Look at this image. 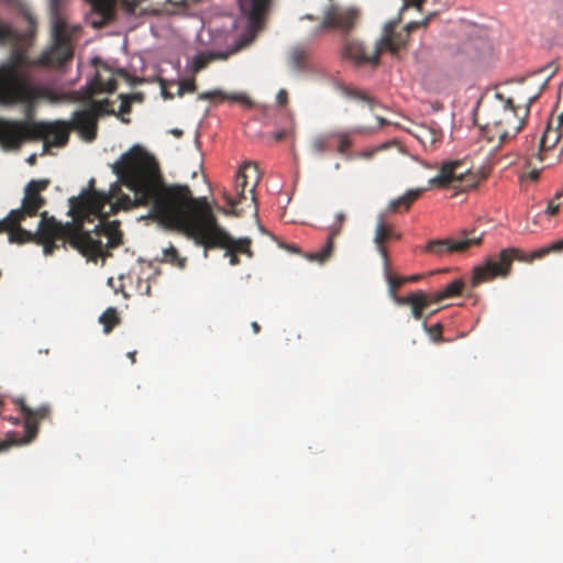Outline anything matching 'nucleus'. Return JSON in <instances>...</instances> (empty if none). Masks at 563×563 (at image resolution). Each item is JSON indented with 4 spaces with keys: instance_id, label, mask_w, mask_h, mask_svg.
I'll return each instance as SVG.
<instances>
[{
    "instance_id": "1",
    "label": "nucleus",
    "mask_w": 563,
    "mask_h": 563,
    "mask_svg": "<svg viewBox=\"0 0 563 563\" xmlns=\"http://www.w3.org/2000/svg\"><path fill=\"white\" fill-rule=\"evenodd\" d=\"M113 173L121 179V181L129 187L133 194L132 200L129 196H122L117 202H111L110 197L101 191L95 189L97 194L104 198V202L100 208V213L90 216V221L99 220L95 227L93 234L101 241L106 238L107 242L103 243L106 252L115 249L123 243V233L120 230V222L118 220L108 221L110 214L118 212L121 209H130L135 206L148 207V218L157 221L161 225L168 229L158 218L154 216V200L156 196L170 187H189L188 185H167L164 181L159 165L154 156L148 154L140 146L132 147L129 152L124 153L120 161L113 164ZM95 180L91 179L89 186L92 187ZM89 190H93L90 188Z\"/></svg>"
},
{
    "instance_id": "2",
    "label": "nucleus",
    "mask_w": 563,
    "mask_h": 563,
    "mask_svg": "<svg viewBox=\"0 0 563 563\" xmlns=\"http://www.w3.org/2000/svg\"><path fill=\"white\" fill-rule=\"evenodd\" d=\"M154 216L169 230H179L208 249H231L236 255L254 256L250 238L234 239L223 230L206 198H195L189 187H170L158 191Z\"/></svg>"
},
{
    "instance_id": "3",
    "label": "nucleus",
    "mask_w": 563,
    "mask_h": 563,
    "mask_svg": "<svg viewBox=\"0 0 563 563\" xmlns=\"http://www.w3.org/2000/svg\"><path fill=\"white\" fill-rule=\"evenodd\" d=\"M62 2H51L52 30L51 45L42 52L37 59L30 63L27 55L15 49L8 64L0 67V101L25 102L33 100L37 92L30 82L29 75L20 68L24 65H37L56 68L73 59L75 44L81 32L79 25L68 24L66 18L59 11Z\"/></svg>"
},
{
    "instance_id": "4",
    "label": "nucleus",
    "mask_w": 563,
    "mask_h": 563,
    "mask_svg": "<svg viewBox=\"0 0 563 563\" xmlns=\"http://www.w3.org/2000/svg\"><path fill=\"white\" fill-rule=\"evenodd\" d=\"M104 198L95 190H84L78 198H70V214L73 221L65 224L49 217L47 211L40 213L41 220L34 232L35 241L64 240L88 260L96 262L111 256L106 252L103 242L95 236L93 231L84 229L85 222H90V216L100 213Z\"/></svg>"
},
{
    "instance_id": "5",
    "label": "nucleus",
    "mask_w": 563,
    "mask_h": 563,
    "mask_svg": "<svg viewBox=\"0 0 563 563\" xmlns=\"http://www.w3.org/2000/svg\"><path fill=\"white\" fill-rule=\"evenodd\" d=\"M528 115L529 109L526 107L515 108L500 102V106L492 110L484 126L488 140H498L504 143L515 137L522 129Z\"/></svg>"
},
{
    "instance_id": "6",
    "label": "nucleus",
    "mask_w": 563,
    "mask_h": 563,
    "mask_svg": "<svg viewBox=\"0 0 563 563\" xmlns=\"http://www.w3.org/2000/svg\"><path fill=\"white\" fill-rule=\"evenodd\" d=\"M261 173L256 164L246 162L238 170L234 179V194L235 197L231 196L227 190H223V199L230 207V209L221 208L220 210L228 216H240L241 212L238 207L247 199L246 191L251 196V203L254 210L257 211V199L255 190L261 181Z\"/></svg>"
},
{
    "instance_id": "7",
    "label": "nucleus",
    "mask_w": 563,
    "mask_h": 563,
    "mask_svg": "<svg viewBox=\"0 0 563 563\" xmlns=\"http://www.w3.org/2000/svg\"><path fill=\"white\" fill-rule=\"evenodd\" d=\"M360 20V10L355 7H341L331 3L323 12V18L314 27V35L325 31L338 30L343 33L351 32Z\"/></svg>"
},
{
    "instance_id": "8",
    "label": "nucleus",
    "mask_w": 563,
    "mask_h": 563,
    "mask_svg": "<svg viewBox=\"0 0 563 563\" xmlns=\"http://www.w3.org/2000/svg\"><path fill=\"white\" fill-rule=\"evenodd\" d=\"M514 260L526 261V256L520 250L511 247L489 257L483 266L475 268L473 284L477 285L496 277H506L510 272Z\"/></svg>"
},
{
    "instance_id": "9",
    "label": "nucleus",
    "mask_w": 563,
    "mask_h": 563,
    "mask_svg": "<svg viewBox=\"0 0 563 563\" xmlns=\"http://www.w3.org/2000/svg\"><path fill=\"white\" fill-rule=\"evenodd\" d=\"M459 183L462 189L475 188L478 184V177L471 172V167L464 161H453L444 163L437 176L429 180L432 186L446 187Z\"/></svg>"
},
{
    "instance_id": "10",
    "label": "nucleus",
    "mask_w": 563,
    "mask_h": 563,
    "mask_svg": "<svg viewBox=\"0 0 563 563\" xmlns=\"http://www.w3.org/2000/svg\"><path fill=\"white\" fill-rule=\"evenodd\" d=\"M49 185L48 179L31 180L24 189V197L20 209L11 210V218L15 220H24L26 217H35L46 200L41 196V191L45 190Z\"/></svg>"
},
{
    "instance_id": "11",
    "label": "nucleus",
    "mask_w": 563,
    "mask_h": 563,
    "mask_svg": "<svg viewBox=\"0 0 563 563\" xmlns=\"http://www.w3.org/2000/svg\"><path fill=\"white\" fill-rule=\"evenodd\" d=\"M496 97L507 106L515 108L526 107L530 110L531 104L539 97V92L534 91L528 80L522 79L508 82L505 86V90L497 92Z\"/></svg>"
},
{
    "instance_id": "12",
    "label": "nucleus",
    "mask_w": 563,
    "mask_h": 563,
    "mask_svg": "<svg viewBox=\"0 0 563 563\" xmlns=\"http://www.w3.org/2000/svg\"><path fill=\"white\" fill-rule=\"evenodd\" d=\"M36 140L44 141V147L65 146L69 140L70 124L66 121L35 122Z\"/></svg>"
},
{
    "instance_id": "13",
    "label": "nucleus",
    "mask_w": 563,
    "mask_h": 563,
    "mask_svg": "<svg viewBox=\"0 0 563 563\" xmlns=\"http://www.w3.org/2000/svg\"><path fill=\"white\" fill-rule=\"evenodd\" d=\"M482 239V233L476 234L475 231L463 232V238L459 240H432L427 244L426 250L433 254L462 253L471 246L479 245Z\"/></svg>"
},
{
    "instance_id": "14",
    "label": "nucleus",
    "mask_w": 563,
    "mask_h": 563,
    "mask_svg": "<svg viewBox=\"0 0 563 563\" xmlns=\"http://www.w3.org/2000/svg\"><path fill=\"white\" fill-rule=\"evenodd\" d=\"M35 122H0V140L9 147H19L24 140H36Z\"/></svg>"
},
{
    "instance_id": "15",
    "label": "nucleus",
    "mask_w": 563,
    "mask_h": 563,
    "mask_svg": "<svg viewBox=\"0 0 563 563\" xmlns=\"http://www.w3.org/2000/svg\"><path fill=\"white\" fill-rule=\"evenodd\" d=\"M14 402L24 417L25 438L23 442H31L37 435L38 423L49 418L51 407L48 405H42L33 409L27 406L22 398L15 399Z\"/></svg>"
},
{
    "instance_id": "16",
    "label": "nucleus",
    "mask_w": 563,
    "mask_h": 563,
    "mask_svg": "<svg viewBox=\"0 0 563 563\" xmlns=\"http://www.w3.org/2000/svg\"><path fill=\"white\" fill-rule=\"evenodd\" d=\"M549 134H545L539 143V151L536 155H533L527 163V167H531L530 170L527 172V177L533 181H536L540 172L544 167H550L555 164L559 159V154L556 148L553 147V144L548 145Z\"/></svg>"
},
{
    "instance_id": "17",
    "label": "nucleus",
    "mask_w": 563,
    "mask_h": 563,
    "mask_svg": "<svg viewBox=\"0 0 563 563\" xmlns=\"http://www.w3.org/2000/svg\"><path fill=\"white\" fill-rule=\"evenodd\" d=\"M382 47L376 43L372 49H367L363 43L355 40H346L343 47L345 57L353 59L356 64H377Z\"/></svg>"
},
{
    "instance_id": "18",
    "label": "nucleus",
    "mask_w": 563,
    "mask_h": 563,
    "mask_svg": "<svg viewBox=\"0 0 563 563\" xmlns=\"http://www.w3.org/2000/svg\"><path fill=\"white\" fill-rule=\"evenodd\" d=\"M70 130H76L86 142H92L97 137L98 120L87 108L73 113Z\"/></svg>"
},
{
    "instance_id": "19",
    "label": "nucleus",
    "mask_w": 563,
    "mask_h": 563,
    "mask_svg": "<svg viewBox=\"0 0 563 563\" xmlns=\"http://www.w3.org/2000/svg\"><path fill=\"white\" fill-rule=\"evenodd\" d=\"M346 220V213L341 211L335 214L334 222L329 227V235L325 244L320 251L309 253L307 258L309 261L318 262L323 264L332 255L334 249V239L342 232V227Z\"/></svg>"
},
{
    "instance_id": "20",
    "label": "nucleus",
    "mask_w": 563,
    "mask_h": 563,
    "mask_svg": "<svg viewBox=\"0 0 563 563\" xmlns=\"http://www.w3.org/2000/svg\"><path fill=\"white\" fill-rule=\"evenodd\" d=\"M118 2H90L89 22L95 29L103 27L114 20Z\"/></svg>"
},
{
    "instance_id": "21",
    "label": "nucleus",
    "mask_w": 563,
    "mask_h": 563,
    "mask_svg": "<svg viewBox=\"0 0 563 563\" xmlns=\"http://www.w3.org/2000/svg\"><path fill=\"white\" fill-rule=\"evenodd\" d=\"M393 236V228L386 224L385 222V216L380 213L377 217L376 228H375V236H374V243L377 246L378 253L382 255L384 261V267L386 269L388 268V255L386 247L384 246V243L391 239Z\"/></svg>"
},
{
    "instance_id": "22",
    "label": "nucleus",
    "mask_w": 563,
    "mask_h": 563,
    "mask_svg": "<svg viewBox=\"0 0 563 563\" xmlns=\"http://www.w3.org/2000/svg\"><path fill=\"white\" fill-rule=\"evenodd\" d=\"M117 89V80L113 78V73L108 68L103 67L98 70L96 77L90 86V96L99 92H113Z\"/></svg>"
},
{
    "instance_id": "23",
    "label": "nucleus",
    "mask_w": 563,
    "mask_h": 563,
    "mask_svg": "<svg viewBox=\"0 0 563 563\" xmlns=\"http://www.w3.org/2000/svg\"><path fill=\"white\" fill-rule=\"evenodd\" d=\"M242 12L247 14L251 26L261 27L269 2H238Z\"/></svg>"
},
{
    "instance_id": "24",
    "label": "nucleus",
    "mask_w": 563,
    "mask_h": 563,
    "mask_svg": "<svg viewBox=\"0 0 563 563\" xmlns=\"http://www.w3.org/2000/svg\"><path fill=\"white\" fill-rule=\"evenodd\" d=\"M423 190L424 189H422V188L408 190L407 192H405L402 196L398 197L397 199L389 201V203L387 206V210L389 212H399L400 209H404L405 211H407L410 208V206L417 199H419V197L421 196Z\"/></svg>"
},
{
    "instance_id": "25",
    "label": "nucleus",
    "mask_w": 563,
    "mask_h": 563,
    "mask_svg": "<svg viewBox=\"0 0 563 563\" xmlns=\"http://www.w3.org/2000/svg\"><path fill=\"white\" fill-rule=\"evenodd\" d=\"M242 45L236 46L234 49L229 52H210V53H200L196 55L194 59V71L198 73L201 69L206 68L209 63L216 59H227L231 54L238 52Z\"/></svg>"
},
{
    "instance_id": "26",
    "label": "nucleus",
    "mask_w": 563,
    "mask_h": 563,
    "mask_svg": "<svg viewBox=\"0 0 563 563\" xmlns=\"http://www.w3.org/2000/svg\"><path fill=\"white\" fill-rule=\"evenodd\" d=\"M385 31V36L382 37L377 44L382 47V51L387 49L395 54L405 46L407 35L395 33L393 30H389V27H386Z\"/></svg>"
},
{
    "instance_id": "27",
    "label": "nucleus",
    "mask_w": 563,
    "mask_h": 563,
    "mask_svg": "<svg viewBox=\"0 0 563 563\" xmlns=\"http://www.w3.org/2000/svg\"><path fill=\"white\" fill-rule=\"evenodd\" d=\"M487 48V42L481 37L470 38L466 42H464L461 46L462 53L468 56L470 58L479 57Z\"/></svg>"
},
{
    "instance_id": "28",
    "label": "nucleus",
    "mask_w": 563,
    "mask_h": 563,
    "mask_svg": "<svg viewBox=\"0 0 563 563\" xmlns=\"http://www.w3.org/2000/svg\"><path fill=\"white\" fill-rule=\"evenodd\" d=\"M464 288V282L461 279H455L448 284L442 290L431 294L433 298V303H439L444 299L453 298L459 296Z\"/></svg>"
},
{
    "instance_id": "29",
    "label": "nucleus",
    "mask_w": 563,
    "mask_h": 563,
    "mask_svg": "<svg viewBox=\"0 0 563 563\" xmlns=\"http://www.w3.org/2000/svg\"><path fill=\"white\" fill-rule=\"evenodd\" d=\"M363 130L361 128L353 129L351 131H336L332 132V139L338 140V153L345 156L347 151L352 146V137L355 133H361Z\"/></svg>"
},
{
    "instance_id": "30",
    "label": "nucleus",
    "mask_w": 563,
    "mask_h": 563,
    "mask_svg": "<svg viewBox=\"0 0 563 563\" xmlns=\"http://www.w3.org/2000/svg\"><path fill=\"white\" fill-rule=\"evenodd\" d=\"M341 92L343 93L344 97H346L349 99L362 101V102L366 103L371 110H374L376 101L364 90L356 88L354 86H342Z\"/></svg>"
},
{
    "instance_id": "31",
    "label": "nucleus",
    "mask_w": 563,
    "mask_h": 563,
    "mask_svg": "<svg viewBox=\"0 0 563 563\" xmlns=\"http://www.w3.org/2000/svg\"><path fill=\"white\" fill-rule=\"evenodd\" d=\"M431 303H433V298L431 295H428L423 291H417L416 300L410 306L413 318L416 320L421 319L423 310H426Z\"/></svg>"
},
{
    "instance_id": "32",
    "label": "nucleus",
    "mask_w": 563,
    "mask_h": 563,
    "mask_svg": "<svg viewBox=\"0 0 563 563\" xmlns=\"http://www.w3.org/2000/svg\"><path fill=\"white\" fill-rule=\"evenodd\" d=\"M198 99L199 100H214V99L225 100V99H230V100H235V101H241V102L250 103V100H249V98L246 96H243V95H232V96H229V95L224 93L223 91H221L220 89H214V90L201 92V93L198 95Z\"/></svg>"
},
{
    "instance_id": "33",
    "label": "nucleus",
    "mask_w": 563,
    "mask_h": 563,
    "mask_svg": "<svg viewBox=\"0 0 563 563\" xmlns=\"http://www.w3.org/2000/svg\"><path fill=\"white\" fill-rule=\"evenodd\" d=\"M9 241L18 244L35 242L34 232L23 229L20 223L15 224L10 230Z\"/></svg>"
},
{
    "instance_id": "34",
    "label": "nucleus",
    "mask_w": 563,
    "mask_h": 563,
    "mask_svg": "<svg viewBox=\"0 0 563 563\" xmlns=\"http://www.w3.org/2000/svg\"><path fill=\"white\" fill-rule=\"evenodd\" d=\"M332 132L316 135L310 143V148L314 154H323L330 150Z\"/></svg>"
},
{
    "instance_id": "35",
    "label": "nucleus",
    "mask_w": 563,
    "mask_h": 563,
    "mask_svg": "<svg viewBox=\"0 0 563 563\" xmlns=\"http://www.w3.org/2000/svg\"><path fill=\"white\" fill-rule=\"evenodd\" d=\"M103 325L104 333H110L112 329L120 323V317L115 308H108L99 318Z\"/></svg>"
},
{
    "instance_id": "36",
    "label": "nucleus",
    "mask_w": 563,
    "mask_h": 563,
    "mask_svg": "<svg viewBox=\"0 0 563 563\" xmlns=\"http://www.w3.org/2000/svg\"><path fill=\"white\" fill-rule=\"evenodd\" d=\"M87 110L91 111L97 120L106 114H115L114 110L110 108V101L108 99L92 100Z\"/></svg>"
},
{
    "instance_id": "37",
    "label": "nucleus",
    "mask_w": 563,
    "mask_h": 563,
    "mask_svg": "<svg viewBox=\"0 0 563 563\" xmlns=\"http://www.w3.org/2000/svg\"><path fill=\"white\" fill-rule=\"evenodd\" d=\"M308 53L302 47H294L290 52V64L297 70H302L306 67Z\"/></svg>"
},
{
    "instance_id": "38",
    "label": "nucleus",
    "mask_w": 563,
    "mask_h": 563,
    "mask_svg": "<svg viewBox=\"0 0 563 563\" xmlns=\"http://www.w3.org/2000/svg\"><path fill=\"white\" fill-rule=\"evenodd\" d=\"M162 261L175 265L179 268H183L186 262L185 258L179 256L178 251L173 245L164 250Z\"/></svg>"
},
{
    "instance_id": "39",
    "label": "nucleus",
    "mask_w": 563,
    "mask_h": 563,
    "mask_svg": "<svg viewBox=\"0 0 563 563\" xmlns=\"http://www.w3.org/2000/svg\"><path fill=\"white\" fill-rule=\"evenodd\" d=\"M563 207V191H559L548 201L545 213L550 217L556 216Z\"/></svg>"
},
{
    "instance_id": "40",
    "label": "nucleus",
    "mask_w": 563,
    "mask_h": 563,
    "mask_svg": "<svg viewBox=\"0 0 563 563\" xmlns=\"http://www.w3.org/2000/svg\"><path fill=\"white\" fill-rule=\"evenodd\" d=\"M562 251H563V239L551 243L549 246L542 247V249L533 252L530 255L529 261H532L534 258H541L551 252H562Z\"/></svg>"
},
{
    "instance_id": "41",
    "label": "nucleus",
    "mask_w": 563,
    "mask_h": 563,
    "mask_svg": "<svg viewBox=\"0 0 563 563\" xmlns=\"http://www.w3.org/2000/svg\"><path fill=\"white\" fill-rule=\"evenodd\" d=\"M424 2H404L400 11V20H406L409 12H421Z\"/></svg>"
},
{
    "instance_id": "42",
    "label": "nucleus",
    "mask_w": 563,
    "mask_h": 563,
    "mask_svg": "<svg viewBox=\"0 0 563 563\" xmlns=\"http://www.w3.org/2000/svg\"><path fill=\"white\" fill-rule=\"evenodd\" d=\"M21 220H15L14 218H11V211L7 216V218L0 220V232L8 231L10 233V230L13 225L19 224Z\"/></svg>"
},
{
    "instance_id": "43",
    "label": "nucleus",
    "mask_w": 563,
    "mask_h": 563,
    "mask_svg": "<svg viewBox=\"0 0 563 563\" xmlns=\"http://www.w3.org/2000/svg\"><path fill=\"white\" fill-rule=\"evenodd\" d=\"M432 15V13H430L428 16L423 18V19H420V20H416V19H409L407 21V24H406V31L407 33L411 32L412 30H416L420 26H423L427 24L429 18Z\"/></svg>"
},
{
    "instance_id": "44",
    "label": "nucleus",
    "mask_w": 563,
    "mask_h": 563,
    "mask_svg": "<svg viewBox=\"0 0 563 563\" xmlns=\"http://www.w3.org/2000/svg\"><path fill=\"white\" fill-rule=\"evenodd\" d=\"M385 272H386V275H387V280H388V285H389L390 290H391V295H394V294H396L395 292L396 288L400 287L404 284L405 279L391 276L389 274V267L387 269L385 268Z\"/></svg>"
},
{
    "instance_id": "45",
    "label": "nucleus",
    "mask_w": 563,
    "mask_h": 563,
    "mask_svg": "<svg viewBox=\"0 0 563 563\" xmlns=\"http://www.w3.org/2000/svg\"><path fill=\"white\" fill-rule=\"evenodd\" d=\"M134 98V96H128V95H120L121 104L119 112L121 114L130 113L131 112V100Z\"/></svg>"
},
{
    "instance_id": "46",
    "label": "nucleus",
    "mask_w": 563,
    "mask_h": 563,
    "mask_svg": "<svg viewBox=\"0 0 563 563\" xmlns=\"http://www.w3.org/2000/svg\"><path fill=\"white\" fill-rule=\"evenodd\" d=\"M395 302L399 306H411L416 300V292L410 294L409 296L399 297L396 294L393 295Z\"/></svg>"
},
{
    "instance_id": "47",
    "label": "nucleus",
    "mask_w": 563,
    "mask_h": 563,
    "mask_svg": "<svg viewBox=\"0 0 563 563\" xmlns=\"http://www.w3.org/2000/svg\"><path fill=\"white\" fill-rule=\"evenodd\" d=\"M56 240L49 241H35L34 243L43 245V252L45 255H51L57 249Z\"/></svg>"
},
{
    "instance_id": "48",
    "label": "nucleus",
    "mask_w": 563,
    "mask_h": 563,
    "mask_svg": "<svg viewBox=\"0 0 563 563\" xmlns=\"http://www.w3.org/2000/svg\"><path fill=\"white\" fill-rule=\"evenodd\" d=\"M122 4V9L128 13L135 15L140 10V4L142 2H120Z\"/></svg>"
},
{
    "instance_id": "49",
    "label": "nucleus",
    "mask_w": 563,
    "mask_h": 563,
    "mask_svg": "<svg viewBox=\"0 0 563 563\" xmlns=\"http://www.w3.org/2000/svg\"><path fill=\"white\" fill-rule=\"evenodd\" d=\"M183 87V90L186 92H195L197 89L195 78H187L179 81Z\"/></svg>"
},
{
    "instance_id": "50",
    "label": "nucleus",
    "mask_w": 563,
    "mask_h": 563,
    "mask_svg": "<svg viewBox=\"0 0 563 563\" xmlns=\"http://www.w3.org/2000/svg\"><path fill=\"white\" fill-rule=\"evenodd\" d=\"M223 250L225 251L224 256L229 257V262L232 266H236L240 264L239 255L233 253V250H231V249H223Z\"/></svg>"
},
{
    "instance_id": "51",
    "label": "nucleus",
    "mask_w": 563,
    "mask_h": 563,
    "mask_svg": "<svg viewBox=\"0 0 563 563\" xmlns=\"http://www.w3.org/2000/svg\"><path fill=\"white\" fill-rule=\"evenodd\" d=\"M554 134L555 141L563 139V112L558 117V131Z\"/></svg>"
},
{
    "instance_id": "52",
    "label": "nucleus",
    "mask_w": 563,
    "mask_h": 563,
    "mask_svg": "<svg viewBox=\"0 0 563 563\" xmlns=\"http://www.w3.org/2000/svg\"><path fill=\"white\" fill-rule=\"evenodd\" d=\"M277 103L282 107L286 106L288 102V93L285 89L278 91L276 96Z\"/></svg>"
},
{
    "instance_id": "53",
    "label": "nucleus",
    "mask_w": 563,
    "mask_h": 563,
    "mask_svg": "<svg viewBox=\"0 0 563 563\" xmlns=\"http://www.w3.org/2000/svg\"><path fill=\"white\" fill-rule=\"evenodd\" d=\"M386 147H387V145H383L382 147L366 150V151L360 153L358 156L363 157L365 159H371L376 152H378L382 148H386Z\"/></svg>"
},
{
    "instance_id": "54",
    "label": "nucleus",
    "mask_w": 563,
    "mask_h": 563,
    "mask_svg": "<svg viewBox=\"0 0 563 563\" xmlns=\"http://www.w3.org/2000/svg\"><path fill=\"white\" fill-rule=\"evenodd\" d=\"M19 443L18 440H7V441H0V452L7 450L12 444Z\"/></svg>"
},
{
    "instance_id": "55",
    "label": "nucleus",
    "mask_w": 563,
    "mask_h": 563,
    "mask_svg": "<svg viewBox=\"0 0 563 563\" xmlns=\"http://www.w3.org/2000/svg\"><path fill=\"white\" fill-rule=\"evenodd\" d=\"M117 74H118L120 77L124 78L125 80H129V79H130L129 74H128V73H126V70H124V69H119V70L117 71Z\"/></svg>"
},
{
    "instance_id": "56",
    "label": "nucleus",
    "mask_w": 563,
    "mask_h": 563,
    "mask_svg": "<svg viewBox=\"0 0 563 563\" xmlns=\"http://www.w3.org/2000/svg\"><path fill=\"white\" fill-rule=\"evenodd\" d=\"M251 327H252L254 333H260L261 325L256 321L252 322Z\"/></svg>"
},
{
    "instance_id": "57",
    "label": "nucleus",
    "mask_w": 563,
    "mask_h": 563,
    "mask_svg": "<svg viewBox=\"0 0 563 563\" xmlns=\"http://www.w3.org/2000/svg\"><path fill=\"white\" fill-rule=\"evenodd\" d=\"M376 119H377V121H378V123H379V126H384V125H386V124H388V123H389V122H388L386 119H384L383 117L376 115Z\"/></svg>"
},
{
    "instance_id": "58",
    "label": "nucleus",
    "mask_w": 563,
    "mask_h": 563,
    "mask_svg": "<svg viewBox=\"0 0 563 563\" xmlns=\"http://www.w3.org/2000/svg\"><path fill=\"white\" fill-rule=\"evenodd\" d=\"M163 96H164L165 99H173L174 98V93L169 92L165 88H163Z\"/></svg>"
},
{
    "instance_id": "59",
    "label": "nucleus",
    "mask_w": 563,
    "mask_h": 563,
    "mask_svg": "<svg viewBox=\"0 0 563 563\" xmlns=\"http://www.w3.org/2000/svg\"><path fill=\"white\" fill-rule=\"evenodd\" d=\"M135 355H136V351H132V352H129V353H128V356H129V358L131 360L132 364H134V363H135V361H136V360H135Z\"/></svg>"
},
{
    "instance_id": "60",
    "label": "nucleus",
    "mask_w": 563,
    "mask_h": 563,
    "mask_svg": "<svg viewBox=\"0 0 563 563\" xmlns=\"http://www.w3.org/2000/svg\"><path fill=\"white\" fill-rule=\"evenodd\" d=\"M185 95V91L183 90V87L180 84H178L176 96L183 97Z\"/></svg>"
},
{
    "instance_id": "61",
    "label": "nucleus",
    "mask_w": 563,
    "mask_h": 563,
    "mask_svg": "<svg viewBox=\"0 0 563 563\" xmlns=\"http://www.w3.org/2000/svg\"><path fill=\"white\" fill-rule=\"evenodd\" d=\"M7 33H9V30H7L4 27H0V37L5 36Z\"/></svg>"
},
{
    "instance_id": "62",
    "label": "nucleus",
    "mask_w": 563,
    "mask_h": 563,
    "mask_svg": "<svg viewBox=\"0 0 563 563\" xmlns=\"http://www.w3.org/2000/svg\"><path fill=\"white\" fill-rule=\"evenodd\" d=\"M172 133H173L174 135H176V136H181V135H183L181 130H178V129L173 130V131H172Z\"/></svg>"
},
{
    "instance_id": "63",
    "label": "nucleus",
    "mask_w": 563,
    "mask_h": 563,
    "mask_svg": "<svg viewBox=\"0 0 563 563\" xmlns=\"http://www.w3.org/2000/svg\"><path fill=\"white\" fill-rule=\"evenodd\" d=\"M35 161H36V156H35V155L30 156V157H29V159H27V162H29L30 164H34V163H35Z\"/></svg>"
},
{
    "instance_id": "64",
    "label": "nucleus",
    "mask_w": 563,
    "mask_h": 563,
    "mask_svg": "<svg viewBox=\"0 0 563 563\" xmlns=\"http://www.w3.org/2000/svg\"><path fill=\"white\" fill-rule=\"evenodd\" d=\"M400 238H401V235H400L399 233H396V232H394V231H393V236H391V239H397V240H398V239H400Z\"/></svg>"
}]
</instances>
